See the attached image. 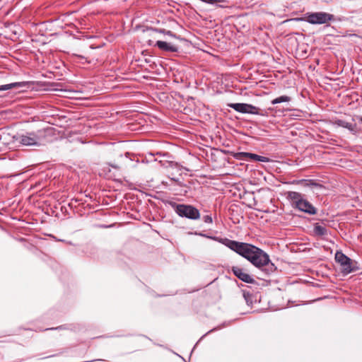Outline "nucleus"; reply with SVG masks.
<instances>
[{"label": "nucleus", "mask_w": 362, "mask_h": 362, "mask_svg": "<svg viewBox=\"0 0 362 362\" xmlns=\"http://www.w3.org/2000/svg\"><path fill=\"white\" fill-rule=\"evenodd\" d=\"M219 242L247 259L252 265L267 275L276 269V267L270 261L268 254L253 245L228 238L220 239Z\"/></svg>", "instance_id": "1"}, {"label": "nucleus", "mask_w": 362, "mask_h": 362, "mask_svg": "<svg viewBox=\"0 0 362 362\" xmlns=\"http://www.w3.org/2000/svg\"><path fill=\"white\" fill-rule=\"evenodd\" d=\"M287 198L291 201L292 206L299 211L310 215L317 214L316 208L307 199H304L303 194L297 192H288L287 193Z\"/></svg>", "instance_id": "2"}, {"label": "nucleus", "mask_w": 362, "mask_h": 362, "mask_svg": "<svg viewBox=\"0 0 362 362\" xmlns=\"http://www.w3.org/2000/svg\"><path fill=\"white\" fill-rule=\"evenodd\" d=\"M170 204L180 217L191 220H197L200 218L199 211L192 205L177 204L175 202H170Z\"/></svg>", "instance_id": "3"}, {"label": "nucleus", "mask_w": 362, "mask_h": 362, "mask_svg": "<svg viewBox=\"0 0 362 362\" xmlns=\"http://www.w3.org/2000/svg\"><path fill=\"white\" fill-rule=\"evenodd\" d=\"M335 260L341 266V271L344 275H347L358 269L356 262H354L343 252L337 251L335 254Z\"/></svg>", "instance_id": "4"}, {"label": "nucleus", "mask_w": 362, "mask_h": 362, "mask_svg": "<svg viewBox=\"0 0 362 362\" xmlns=\"http://www.w3.org/2000/svg\"><path fill=\"white\" fill-rule=\"evenodd\" d=\"M42 132H26L18 136L16 141L24 146H39L42 136Z\"/></svg>", "instance_id": "5"}, {"label": "nucleus", "mask_w": 362, "mask_h": 362, "mask_svg": "<svg viewBox=\"0 0 362 362\" xmlns=\"http://www.w3.org/2000/svg\"><path fill=\"white\" fill-rule=\"evenodd\" d=\"M228 106L233 108L238 112L243 114L258 115L264 116L263 112L259 107L247 103H229Z\"/></svg>", "instance_id": "6"}, {"label": "nucleus", "mask_w": 362, "mask_h": 362, "mask_svg": "<svg viewBox=\"0 0 362 362\" xmlns=\"http://www.w3.org/2000/svg\"><path fill=\"white\" fill-rule=\"evenodd\" d=\"M305 21L310 24H324L334 19V16L325 12L308 13Z\"/></svg>", "instance_id": "7"}, {"label": "nucleus", "mask_w": 362, "mask_h": 362, "mask_svg": "<svg viewBox=\"0 0 362 362\" xmlns=\"http://www.w3.org/2000/svg\"><path fill=\"white\" fill-rule=\"evenodd\" d=\"M231 271L237 278L245 283L253 284L255 282V279H252L250 274L245 273L243 269L239 267H232Z\"/></svg>", "instance_id": "8"}, {"label": "nucleus", "mask_w": 362, "mask_h": 362, "mask_svg": "<svg viewBox=\"0 0 362 362\" xmlns=\"http://www.w3.org/2000/svg\"><path fill=\"white\" fill-rule=\"evenodd\" d=\"M156 46L158 47L160 49L166 52H175L177 51V47L176 45L165 41H157L156 42Z\"/></svg>", "instance_id": "9"}, {"label": "nucleus", "mask_w": 362, "mask_h": 362, "mask_svg": "<svg viewBox=\"0 0 362 362\" xmlns=\"http://www.w3.org/2000/svg\"><path fill=\"white\" fill-rule=\"evenodd\" d=\"M28 85V82H16L0 86V91L8 90L13 88H23Z\"/></svg>", "instance_id": "10"}, {"label": "nucleus", "mask_w": 362, "mask_h": 362, "mask_svg": "<svg viewBox=\"0 0 362 362\" xmlns=\"http://www.w3.org/2000/svg\"><path fill=\"white\" fill-rule=\"evenodd\" d=\"M244 157L250 158L255 161H260V162H269V158L267 157L259 156L257 154L252 153H242Z\"/></svg>", "instance_id": "11"}, {"label": "nucleus", "mask_w": 362, "mask_h": 362, "mask_svg": "<svg viewBox=\"0 0 362 362\" xmlns=\"http://www.w3.org/2000/svg\"><path fill=\"white\" fill-rule=\"evenodd\" d=\"M313 233L317 236H324L327 235V229L325 226L317 223L314 225Z\"/></svg>", "instance_id": "12"}, {"label": "nucleus", "mask_w": 362, "mask_h": 362, "mask_svg": "<svg viewBox=\"0 0 362 362\" xmlns=\"http://www.w3.org/2000/svg\"><path fill=\"white\" fill-rule=\"evenodd\" d=\"M336 123L337 124L338 126L346 128L351 132H356V125L352 123L347 122L346 121L341 119L337 120Z\"/></svg>", "instance_id": "13"}, {"label": "nucleus", "mask_w": 362, "mask_h": 362, "mask_svg": "<svg viewBox=\"0 0 362 362\" xmlns=\"http://www.w3.org/2000/svg\"><path fill=\"white\" fill-rule=\"evenodd\" d=\"M291 100V97L287 95H281L280 97H278L271 101V103L272 105H276L281 103H288Z\"/></svg>", "instance_id": "14"}, {"label": "nucleus", "mask_w": 362, "mask_h": 362, "mask_svg": "<svg viewBox=\"0 0 362 362\" xmlns=\"http://www.w3.org/2000/svg\"><path fill=\"white\" fill-rule=\"evenodd\" d=\"M202 219L206 223H212L213 222V218L210 215L204 216Z\"/></svg>", "instance_id": "15"}, {"label": "nucleus", "mask_w": 362, "mask_h": 362, "mask_svg": "<svg viewBox=\"0 0 362 362\" xmlns=\"http://www.w3.org/2000/svg\"><path fill=\"white\" fill-rule=\"evenodd\" d=\"M157 31H158L160 33H163V34L170 35L171 37L175 36V34H173V32H171L170 30H165L164 29H160V30H157Z\"/></svg>", "instance_id": "16"}, {"label": "nucleus", "mask_w": 362, "mask_h": 362, "mask_svg": "<svg viewBox=\"0 0 362 362\" xmlns=\"http://www.w3.org/2000/svg\"><path fill=\"white\" fill-rule=\"evenodd\" d=\"M243 297L245 300H246L247 303H249V300H250L252 296L249 292H243Z\"/></svg>", "instance_id": "17"}, {"label": "nucleus", "mask_w": 362, "mask_h": 362, "mask_svg": "<svg viewBox=\"0 0 362 362\" xmlns=\"http://www.w3.org/2000/svg\"><path fill=\"white\" fill-rule=\"evenodd\" d=\"M226 0H214V3H217V2H223L225 1Z\"/></svg>", "instance_id": "18"}, {"label": "nucleus", "mask_w": 362, "mask_h": 362, "mask_svg": "<svg viewBox=\"0 0 362 362\" xmlns=\"http://www.w3.org/2000/svg\"><path fill=\"white\" fill-rule=\"evenodd\" d=\"M360 121H361V123H362V117L360 118Z\"/></svg>", "instance_id": "19"}]
</instances>
